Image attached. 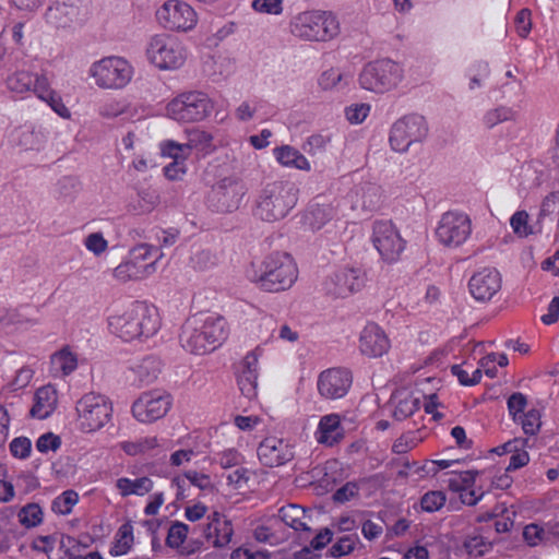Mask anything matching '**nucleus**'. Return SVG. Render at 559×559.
Listing matches in <instances>:
<instances>
[{"mask_svg":"<svg viewBox=\"0 0 559 559\" xmlns=\"http://www.w3.org/2000/svg\"><path fill=\"white\" fill-rule=\"evenodd\" d=\"M225 320L216 314L198 313L186 320L179 336L182 348L194 355L214 350L226 337Z\"/></svg>","mask_w":559,"mask_h":559,"instance_id":"obj_1","label":"nucleus"},{"mask_svg":"<svg viewBox=\"0 0 559 559\" xmlns=\"http://www.w3.org/2000/svg\"><path fill=\"white\" fill-rule=\"evenodd\" d=\"M298 188L290 181H273L260 191L253 215L263 222H277L288 215L298 201Z\"/></svg>","mask_w":559,"mask_h":559,"instance_id":"obj_2","label":"nucleus"},{"mask_svg":"<svg viewBox=\"0 0 559 559\" xmlns=\"http://www.w3.org/2000/svg\"><path fill=\"white\" fill-rule=\"evenodd\" d=\"M110 331L124 341L148 337L156 333L159 323L156 310L145 302H132L119 314L108 319Z\"/></svg>","mask_w":559,"mask_h":559,"instance_id":"obj_3","label":"nucleus"},{"mask_svg":"<svg viewBox=\"0 0 559 559\" xmlns=\"http://www.w3.org/2000/svg\"><path fill=\"white\" fill-rule=\"evenodd\" d=\"M248 278L265 292L278 293L294 284L297 267L289 254L276 252L263 260L259 271H249Z\"/></svg>","mask_w":559,"mask_h":559,"instance_id":"obj_4","label":"nucleus"},{"mask_svg":"<svg viewBox=\"0 0 559 559\" xmlns=\"http://www.w3.org/2000/svg\"><path fill=\"white\" fill-rule=\"evenodd\" d=\"M10 91L23 94L33 91L41 100L46 102L53 111L62 118H69L70 111L62 103L61 97L50 88L45 76L34 75L27 71H16L7 80Z\"/></svg>","mask_w":559,"mask_h":559,"instance_id":"obj_5","label":"nucleus"},{"mask_svg":"<svg viewBox=\"0 0 559 559\" xmlns=\"http://www.w3.org/2000/svg\"><path fill=\"white\" fill-rule=\"evenodd\" d=\"M79 427L84 432H94L105 427L112 417V403L104 394L88 392L75 405Z\"/></svg>","mask_w":559,"mask_h":559,"instance_id":"obj_6","label":"nucleus"},{"mask_svg":"<svg viewBox=\"0 0 559 559\" xmlns=\"http://www.w3.org/2000/svg\"><path fill=\"white\" fill-rule=\"evenodd\" d=\"M338 31L336 17L328 12H302L292 22V33L307 40H329L336 36Z\"/></svg>","mask_w":559,"mask_h":559,"instance_id":"obj_7","label":"nucleus"},{"mask_svg":"<svg viewBox=\"0 0 559 559\" xmlns=\"http://www.w3.org/2000/svg\"><path fill=\"white\" fill-rule=\"evenodd\" d=\"M90 74L98 87L120 90L130 83L133 69L123 58L106 57L92 64Z\"/></svg>","mask_w":559,"mask_h":559,"instance_id":"obj_8","label":"nucleus"},{"mask_svg":"<svg viewBox=\"0 0 559 559\" xmlns=\"http://www.w3.org/2000/svg\"><path fill=\"white\" fill-rule=\"evenodd\" d=\"M403 78L401 66L390 59L368 63L359 75L362 88L383 93L395 87Z\"/></svg>","mask_w":559,"mask_h":559,"instance_id":"obj_9","label":"nucleus"},{"mask_svg":"<svg viewBox=\"0 0 559 559\" xmlns=\"http://www.w3.org/2000/svg\"><path fill=\"white\" fill-rule=\"evenodd\" d=\"M211 99L201 92L182 93L167 105V115L178 122H198L212 111Z\"/></svg>","mask_w":559,"mask_h":559,"instance_id":"obj_10","label":"nucleus"},{"mask_svg":"<svg viewBox=\"0 0 559 559\" xmlns=\"http://www.w3.org/2000/svg\"><path fill=\"white\" fill-rule=\"evenodd\" d=\"M428 133L425 118L407 115L395 121L390 132V145L400 153L406 152L413 143L421 142Z\"/></svg>","mask_w":559,"mask_h":559,"instance_id":"obj_11","label":"nucleus"},{"mask_svg":"<svg viewBox=\"0 0 559 559\" xmlns=\"http://www.w3.org/2000/svg\"><path fill=\"white\" fill-rule=\"evenodd\" d=\"M147 56L159 69L173 70L180 68L187 58L186 50L176 38L158 35L152 38Z\"/></svg>","mask_w":559,"mask_h":559,"instance_id":"obj_12","label":"nucleus"},{"mask_svg":"<svg viewBox=\"0 0 559 559\" xmlns=\"http://www.w3.org/2000/svg\"><path fill=\"white\" fill-rule=\"evenodd\" d=\"M372 242L381 258L389 263L397 261L405 248V241L390 221L374 222Z\"/></svg>","mask_w":559,"mask_h":559,"instance_id":"obj_13","label":"nucleus"},{"mask_svg":"<svg viewBox=\"0 0 559 559\" xmlns=\"http://www.w3.org/2000/svg\"><path fill=\"white\" fill-rule=\"evenodd\" d=\"M156 17L165 28L181 32L192 29L198 22L193 8L181 0L166 1L156 11Z\"/></svg>","mask_w":559,"mask_h":559,"instance_id":"obj_14","label":"nucleus"},{"mask_svg":"<svg viewBox=\"0 0 559 559\" xmlns=\"http://www.w3.org/2000/svg\"><path fill=\"white\" fill-rule=\"evenodd\" d=\"M171 406L170 394L162 390L143 392L132 405L134 418L141 423H153L163 418Z\"/></svg>","mask_w":559,"mask_h":559,"instance_id":"obj_15","label":"nucleus"},{"mask_svg":"<svg viewBox=\"0 0 559 559\" xmlns=\"http://www.w3.org/2000/svg\"><path fill=\"white\" fill-rule=\"evenodd\" d=\"M472 233V223L466 214L447 212L442 215L436 230L441 243L447 247H459L464 243Z\"/></svg>","mask_w":559,"mask_h":559,"instance_id":"obj_16","label":"nucleus"},{"mask_svg":"<svg viewBox=\"0 0 559 559\" xmlns=\"http://www.w3.org/2000/svg\"><path fill=\"white\" fill-rule=\"evenodd\" d=\"M245 195L240 181L226 177L213 186L209 194V204L217 212L228 213L236 211Z\"/></svg>","mask_w":559,"mask_h":559,"instance_id":"obj_17","label":"nucleus"},{"mask_svg":"<svg viewBox=\"0 0 559 559\" xmlns=\"http://www.w3.org/2000/svg\"><path fill=\"white\" fill-rule=\"evenodd\" d=\"M366 283L365 273L359 269H345L328 277L323 287L328 295L345 298L362 289Z\"/></svg>","mask_w":559,"mask_h":559,"instance_id":"obj_18","label":"nucleus"},{"mask_svg":"<svg viewBox=\"0 0 559 559\" xmlns=\"http://www.w3.org/2000/svg\"><path fill=\"white\" fill-rule=\"evenodd\" d=\"M352 385V374L342 368L328 369L319 376V393L330 400L341 399L346 395Z\"/></svg>","mask_w":559,"mask_h":559,"instance_id":"obj_19","label":"nucleus"},{"mask_svg":"<svg viewBox=\"0 0 559 559\" xmlns=\"http://www.w3.org/2000/svg\"><path fill=\"white\" fill-rule=\"evenodd\" d=\"M471 295L478 301H489L501 289V275L493 267H484L468 282Z\"/></svg>","mask_w":559,"mask_h":559,"instance_id":"obj_20","label":"nucleus"},{"mask_svg":"<svg viewBox=\"0 0 559 559\" xmlns=\"http://www.w3.org/2000/svg\"><path fill=\"white\" fill-rule=\"evenodd\" d=\"M293 447L276 437L265 438L258 448L260 462L269 467H276L286 464L294 459Z\"/></svg>","mask_w":559,"mask_h":559,"instance_id":"obj_21","label":"nucleus"},{"mask_svg":"<svg viewBox=\"0 0 559 559\" xmlns=\"http://www.w3.org/2000/svg\"><path fill=\"white\" fill-rule=\"evenodd\" d=\"M160 152L165 157L173 159L170 164L164 167L165 176L170 180H179L187 173V159L191 155L189 145L178 143L174 140H166L160 143Z\"/></svg>","mask_w":559,"mask_h":559,"instance_id":"obj_22","label":"nucleus"},{"mask_svg":"<svg viewBox=\"0 0 559 559\" xmlns=\"http://www.w3.org/2000/svg\"><path fill=\"white\" fill-rule=\"evenodd\" d=\"M359 348L368 357H381L390 348V342L384 331L376 323L367 324L359 338Z\"/></svg>","mask_w":559,"mask_h":559,"instance_id":"obj_23","label":"nucleus"},{"mask_svg":"<svg viewBox=\"0 0 559 559\" xmlns=\"http://www.w3.org/2000/svg\"><path fill=\"white\" fill-rule=\"evenodd\" d=\"M78 0H57L46 13V21L55 27H66L80 15Z\"/></svg>","mask_w":559,"mask_h":559,"instance_id":"obj_24","label":"nucleus"},{"mask_svg":"<svg viewBox=\"0 0 559 559\" xmlns=\"http://www.w3.org/2000/svg\"><path fill=\"white\" fill-rule=\"evenodd\" d=\"M162 371V362L157 357L147 356L130 369L132 383L138 386L153 383Z\"/></svg>","mask_w":559,"mask_h":559,"instance_id":"obj_25","label":"nucleus"},{"mask_svg":"<svg viewBox=\"0 0 559 559\" xmlns=\"http://www.w3.org/2000/svg\"><path fill=\"white\" fill-rule=\"evenodd\" d=\"M57 391L51 385L39 388L34 396V405L31 408V416L45 419L49 417L57 406Z\"/></svg>","mask_w":559,"mask_h":559,"instance_id":"obj_26","label":"nucleus"},{"mask_svg":"<svg viewBox=\"0 0 559 559\" xmlns=\"http://www.w3.org/2000/svg\"><path fill=\"white\" fill-rule=\"evenodd\" d=\"M390 402L393 405L392 414L396 420H404L412 416L419 408L420 404L419 397H416L406 389L394 392Z\"/></svg>","mask_w":559,"mask_h":559,"instance_id":"obj_27","label":"nucleus"},{"mask_svg":"<svg viewBox=\"0 0 559 559\" xmlns=\"http://www.w3.org/2000/svg\"><path fill=\"white\" fill-rule=\"evenodd\" d=\"M78 368V355L70 346H63L50 356V372L53 377H67Z\"/></svg>","mask_w":559,"mask_h":559,"instance_id":"obj_28","label":"nucleus"},{"mask_svg":"<svg viewBox=\"0 0 559 559\" xmlns=\"http://www.w3.org/2000/svg\"><path fill=\"white\" fill-rule=\"evenodd\" d=\"M155 261L146 264H138L136 260H128L120 263L114 270V276L120 282L141 280L154 271Z\"/></svg>","mask_w":559,"mask_h":559,"instance_id":"obj_29","label":"nucleus"},{"mask_svg":"<svg viewBox=\"0 0 559 559\" xmlns=\"http://www.w3.org/2000/svg\"><path fill=\"white\" fill-rule=\"evenodd\" d=\"M356 197V203L360 204L361 209L374 211L383 202V190L376 183L365 182L357 189Z\"/></svg>","mask_w":559,"mask_h":559,"instance_id":"obj_30","label":"nucleus"},{"mask_svg":"<svg viewBox=\"0 0 559 559\" xmlns=\"http://www.w3.org/2000/svg\"><path fill=\"white\" fill-rule=\"evenodd\" d=\"M276 159L283 166L293 167L300 170H310L308 159L296 148L289 145H283L274 150Z\"/></svg>","mask_w":559,"mask_h":559,"instance_id":"obj_31","label":"nucleus"},{"mask_svg":"<svg viewBox=\"0 0 559 559\" xmlns=\"http://www.w3.org/2000/svg\"><path fill=\"white\" fill-rule=\"evenodd\" d=\"M116 487L122 497L130 495L144 496L153 489V481L145 476L135 479L122 477L117 479Z\"/></svg>","mask_w":559,"mask_h":559,"instance_id":"obj_32","label":"nucleus"},{"mask_svg":"<svg viewBox=\"0 0 559 559\" xmlns=\"http://www.w3.org/2000/svg\"><path fill=\"white\" fill-rule=\"evenodd\" d=\"M278 516L287 526L295 531H310V527L305 521L307 518L306 511L297 504L282 507L278 510Z\"/></svg>","mask_w":559,"mask_h":559,"instance_id":"obj_33","label":"nucleus"},{"mask_svg":"<svg viewBox=\"0 0 559 559\" xmlns=\"http://www.w3.org/2000/svg\"><path fill=\"white\" fill-rule=\"evenodd\" d=\"M159 202L158 194L154 190L145 189L138 193L135 200L129 203L128 211L134 215L151 213Z\"/></svg>","mask_w":559,"mask_h":559,"instance_id":"obj_34","label":"nucleus"},{"mask_svg":"<svg viewBox=\"0 0 559 559\" xmlns=\"http://www.w3.org/2000/svg\"><path fill=\"white\" fill-rule=\"evenodd\" d=\"M204 535L207 540H212L215 548L227 547L234 535L231 521H222L214 527H206Z\"/></svg>","mask_w":559,"mask_h":559,"instance_id":"obj_35","label":"nucleus"},{"mask_svg":"<svg viewBox=\"0 0 559 559\" xmlns=\"http://www.w3.org/2000/svg\"><path fill=\"white\" fill-rule=\"evenodd\" d=\"M340 428V417L337 415L323 416L319 423L318 441L320 443L332 445L341 437L337 431Z\"/></svg>","mask_w":559,"mask_h":559,"instance_id":"obj_36","label":"nucleus"},{"mask_svg":"<svg viewBox=\"0 0 559 559\" xmlns=\"http://www.w3.org/2000/svg\"><path fill=\"white\" fill-rule=\"evenodd\" d=\"M515 119L516 111H514L511 107L498 106L487 110L484 114L481 121L487 129H492L499 123L515 121Z\"/></svg>","mask_w":559,"mask_h":559,"instance_id":"obj_37","label":"nucleus"},{"mask_svg":"<svg viewBox=\"0 0 559 559\" xmlns=\"http://www.w3.org/2000/svg\"><path fill=\"white\" fill-rule=\"evenodd\" d=\"M552 535H557L559 538V532L555 533L554 531L537 524L526 525L523 531V537L530 546H537L542 543L551 542Z\"/></svg>","mask_w":559,"mask_h":559,"instance_id":"obj_38","label":"nucleus"},{"mask_svg":"<svg viewBox=\"0 0 559 559\" xmlns=\"http://www.w3.org/2000/svg\"><path fill=\"white\" fill-rule=\"evenodd\" d=\"M133 543V527L131 523L122 524L117 533V538L110 554L114 556H122L128 552Z\"/></svg>","mask_w":559,"mask_h":559,"instance_id":"obj_39","label":"nucleus"},{"mask_svg":"<svg viewBox=\"0 0 559 559\" xmlns=\"http://www.w3.org/2000/svg\"><path fill=\"white\" fill-rule=\"evenodd\" d=\"M478 471H465L461 473H452L448 480V487L454 492L461 493L464 489L472 488Z\"/></svg>","mask_w":559,"mask_h":559,"instance_id":"obj_40","label":"nucleus"},{"mask_svg":"<svg viewBox=\"0 0 559 559\" xmlns=\"http://www.w3.org/2000/svg\"><path fill=\"white\" fill-rule=\"evenodd\" d=\"M17 516L25 527H35L43 521V511L38 504L28 503L20 510Z\"/></svg>","mask_w":559,"mask_h":559,"instance_id":"obj_41","label":"nucleus"},{"mask_svg":"<svg viewBox=\"0 0 559 559\" xmlns=\"http://www.w3.org/2000/svg\"><path fill=\"white\" fill-rule=\"evenodd\" d=\"M79 496L73 490H67L58 496L53 501L51 509L58 514H69L72 508L76 504Z\"/></svg>","mask_w":559,"mask_h":559,"instance_id":"obj_42","label":"nucleus"},{"mask_svg":"<svg viewBox=\"0 0 559 559\" xmlns=\"http://www.w3.org/2000/svg\"><path fill=\"white\" fill-rule=\"evenodd\" d=\"M216 263V257L209 250H198L190 258V264L195 271H206Z\"/></svg>","mask_w":559,"mask_h":559,"instance_id":"obj_43","label":"nucleus"},{"mask_svg":"<svg viewBox=\"0 0 559 559\" xmlns=\"http://www.w3.org/2000/svg\"><path fill=\"white\" fill-rule=\"evenodd\" d=\"M14 142L25 148L33 150L39 144V135L31 128H20L14 132Z\"/></svg>","mask_w":559,"mask_h":559,"instance_id":"obj_44","label":"nucleus"},{"mask_svg":"<svg viewBox=\"0 0 559 559\" xmlns=\"http://www.w3.org/2000/svg\"><path fill=\"white\" fill-rule=\"evenodd\" d=\"M464 548L468 555L474 557L484 556L491 548V543L487 542L483 536H468L464 542Z\"/></svg>","mask_w":559,"mask_h":559,"instance_id":"obj_45","label":"nucleus"},{"mask_svg":"<svg viewBox=\"0 0 559 559\" xmlns=\"http://www.w3.org/2000/svg\"><path fill=\"white\" fill-rule=\"evenodd\" d=\"M237 382L243 396L249 400H252L257 396L258 376H255V373H238Z\"/></svg>","mask_w":559,"mask_h":559,"instance_id":"obj_46","label":"nucleus"},{"mask_svg":"<svg viewBox=\"0 0 559 559\" xmlns=\"http://www.w3.org/2000/svg\"><path fill=\"white\" fill-rule=\"evenodd\" d=\"M510 225L519 237H527L533 234L532 227L528 226V214L525 211L515 212L511 216Z\"/></svg>","mask_w":559,"mask_h":559,"instance_id":"obj_47","label":"nucleus"},{"mask_svg":"<svg viewBox=\"0 0 559 559\" xmlns=\"http://www.w3.org/2000/svg\"><path fill=\"white\" fill-rule=\"evenodd\" d=\"M445 500L442 491H429L421 497L420 506L426 512H435L444 506Z\"/></svg>","mask_w":559,"mask_h":559,"instance_id":"obj_48","label":"nucleus"},{"mask_svg":"<svg viewBox=\"0 0 559 559\" xmlns=\"http://www.w3.org/2000/svg\"><path fill=\"white\" fill-rule=\"evenodd\" d=\"M188 525L181 522H175L166 538V543L171 548H178L185 542L188 534Z\"/></svg>","mask_w":559,"mask_h":559,"instance_id":"obj_49","label":"nucleus"},{"mask_svg":"<svg viewBox=\"0 0 559 559\" xmlns=\"http://www.w3.org/2000/svg\"><path fill=\"white\" fill-rule=\"evenodd\" d=\"M357 537L355 535H345L330 548V554L334 558L350 554L356 545Z\"/></svg>","mask_w":559,"mask_h":559,"instance_id":"obj_50","label":"nucleus"},{"mask_svg":"<svg viewBox=\"0 0 559 559\" xmlns=\"http://www.w3.org/2000/svg\"><path fill=\"white\" fill-rule=\"evenodd\" d=\"M519 420L526 435L534 436L540 428V415L536 409H531L523 416L518 417V421Z\"/></svg>","mask_w":559,"mask_h":559,"instance_id":"obj_51","label":"nucleus"},{"mask_svg":"<svg viewBox=\"0 0 559 559\" xmlns=\"http://www.w3.org/2000/svg\"><path fill=\"white\" fill-rule=\"evenodd\" d=\"M211 141V134L199 129H193L188 133V141L183 144L189 145V150L192 152L194 148L203 150Z\"/></svg>","mask_w":559,"mask_h":559,"instance_id":"obj_52","label":"nucleus"},{"mask_svg":"<svg viewBox=\"0 0 559 559\" xmlns=\"http://www.w3.org/2000/svg\"><path fill=\"white\" fill-rule=\"evenodd\" d=\"M252 9L259 13L280 15L283 12V0H253Z\"/></svg>","mask_w":559,"mask_h":559,"instance_id":"obj_53","label":"nucleus"},{"mask_svg":"<svg viewBox=\"0 0 559 559\" xmlns=\"http://www.w3.org/2000/svg\"><path fill=\"white\" fill-rule=\"evenodd\" d=\"M217 456V462L223 468L237 467L243 463V456L236 449H226Z\"/></svg>","mask_w":559,"mask_h":559,"instance_id":"obj_54","label":"nucleus"},{"mask_svg":"<svg viewBox=\"0 0 559 559\" xmlns=\"http://www.w3.org/2000/svg\"><path fill=\"white\" fill-rule=\"evenodd\" d=\"M84 245L86 249L93 252L95 255H100L108 248V242L104 238L102 233H92L90 234L85 240Z\"/></svg>","mask_w":559,"mask_h":559,"instance_id":"obj_55","label":"nucleus"},{"mask_svg":"<svg viewBox=\"0 0 559 559\" xmlns=\"http://www.w3.org/2000/svg\"><path fill=\"white\" fill-rule=\"evenodd\" d=\"M32 449L31 440L26 437L14 438L10 443V451L13 456L26 459Z\"/></svg>","mask_w":559,"mask_h":559,"instance_id":"obj_56","label":"nucleus"},{"mask_svg":"<svg viewBox=\"0 0 559 559\" xmlns=\"http://www.w3.org/2000/svg\"><path fill=\"white\" fill-rule=\"evenodd\" d=\"M359 491V486L357 483L348 481L342 487H340L333 493V500L338 503H344L349 501L352 498L356 497Z\"/></svg>","mask_w":559,"mask_h":559,"instance_id":"obj_57","label":"nucleus"},{"mask_svg":"<svg viewBox=\"0 0 559 559\" xmlns=\"http://www.w3.org/2000/svg\"><path fill=\"white\" fill-rule=\"evenodd\" d=\"M60 438L53 435L52 432L44 433L37 439L36 442V449L41 453H46L49 450L57 451L60 448Z\"/></svg>","mask_w":559,"mask_h":559,"instance_id":"obj_58","label":"nucleus"},{"mask_svg":"<svg viewBox=\"0 0 559 559\" xmlns=\"http://www.w3.org/2000/svg\"><path fill=\"white\" fill-rule=\"evenodd\" d=\"M260 355V347H257L254 350L248 353L239 365V373L247 374V372H251L258 376V359Z\"/></svg>","mask_w":559,"mask_h":559,"instance_id":"obj_59","label":"nucleus"},{"mask_svg":"<svg viewBox=\"0 0 559 559\" xmlns=\"http://www.w3.org/2000/svg\"><path fill=\"white\" fill-rule=\"evenodd\" d=\"M527 404L524 394L516 392L508 399V409L514 421H518V415L522 413Z\"/></svg>","mask_w":559,"mask_h":559,"instance_id":"obj_60","label":"nucleus"},{"mask_svg":"<svg viewBox=\"0 0 559 559\" xmlns=\"http://www.w3.org/2000/svg\"><path fill=\"white\" fill-rule=\"evenodd\" d=\"M343 74L337 69H329L324 71L319 78V85L323 90H332L341 83Z\"/></svg>","mask_w":559,"mask_h":559,"instance_id":"obj_61","label":"nucleus"},{"mask_svg":"<svg viewBox=\"0 0 559 559\" xmlns=\"http://www.w3.org/2000/svg\"><path fill=\"white\" fill-rule=\"evenodd\" d=\"M328 219L329 218L325 213V210L319 205L312 207L306 214V221L308 222L312 229H320Z\"/></svg>","mask_w":559,"mask_h":559,"instance_id":"obj_62","label":"nucleus"},{"mask_svg":"<svg viewBox=\"0 0 559 559\" xmlns=\"http://www.w3.org/2000/svg\"><path fill=\"white\" fill-rule=\"evenodd\" d=\"M369 109V105L356 104L354 106L346 108V118L350 123H360L368 116Z\"/></svg>","mask_w":559,"mask_h":559,"instance_id":"obj_63","label":"nucleus"},{"mask_svg":"<svg viewBox=\"0 0 559 559\" xmlns=\"http://www.w3.org/2000/svg\"><path fill=\"white\" fill-rule=\"evenodd\" d=\"M515 23L519 35L525 38L532 28L531 11L528 9H522L516 14Z\"/></svg>","mask_w":559,"mask_h":559,"instance_id":"obj_64","label":"nucleus"}]
</instances>
